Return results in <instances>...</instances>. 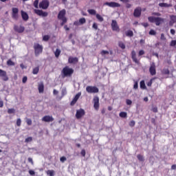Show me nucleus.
<instances>
[{
	"instance_id": "nucleus-52",
	"label": "nucleus",
	"mask_w": 176,
	"mask_h": 176,
	"mask_svg": "<svg viewBox=\"0 0 176 176\" xmlns=\"http://www.w3.org/2000/svg\"><path fill=\"white\" fill-rule=\"evenodd\" d=\"M163 73L165 74L166 75H167V74H170V71H168V69H164Z\"/></svg>"
},
{
	"instance_id": "nucleus-1",
	"label": "nucleus",
	"mask_w": 176,
	"mask_h": 176,
	"mask_svg": "<svg viewBox=\"0 0 176 176\" xmlns=\"http://www.w3.org/2000/svg\"><path fill=\"white\" fill-rule=\"evenodd\" d=\"M148 20L150 23H155L156 25H160L164 23V19L160 17L149 16Z\"/></svg>"
},
{
	"instance_id": "nucleus-30",
	"label": "nucleus",
	"mask_w": 176,
	"mask_h": 176,
	"mask_svg": "<svg viewBox=\"0 0 176 176\" xmlns=\"http://www.w3.org/2000/svg\"><path fill=\"white\" fill-rule=\"evenodd\" d=\"M145 87H146L145 81L144 80L140 81V88L141 89H145Z\"/></svg>"
},
{
	"instance_id": "nucleus-10",
	"label": "nucleus",
	"mask_w": 176,
	"mask_h": 176,
	"mask_svg": "<svg viewBox=\"0 0 176 176\" xmlns=\"http://www.w3.org/2000/svg\"><path fill=\"white\" fill-rule=\"evenodd\" d=\"M111 28L113 31H116V32H119V26L118 25V23L116 22V21H112Z\"/></svg>"
},
{
	"instance_id": "nucleus-42",
	"label": "nucleus",
	"mask_w": 176,
	"mask_h": 176,
	"mask_svg": "<svg viewBox=\"0 0 176 176\" xmlns=\"http://www.w3.org/2000/svg\"><path fill=\"white\" fill-rule=\"evenodd\" d=\"M28 80V78H27L26 76H23L22 78L23 83H27V80Z\"/></svg>"
},
{
	"instance_id": "nucleus-20",
	"label": "nucleus",
	"mask_w": 176,
	"mask_h": 176,
	"mask_svg": "<svg viewBox=\"0 0 176 176\" xmlns=\"http://www.w3.org/2000/svg\"><path fill=\"white\" fill-rule=\"evenodd\" d=\"M38 72H39V66H37L33 68L32 69L33 75H38Z\"/></svg>"
},
{
	"instance_id": "nucleus-48",
	"label": "nucleus",
	"mask_w": 176,
	"mask_h": 176,
	"mask_svg": "<svg viewBox=\"0 0 176 176\" xmlns=\"http://www.w3.org/2000/svg\"><path fill=\"white\" fill-rule=\"evenodd\" d=\"M151 111H153L154 112V113H157V107H153Z\"/></svg>"
},
{
	"instance_id": "nucleus-17",
	"label": "nucleus",
	"mask_w": 176,
	"mask_h": 176,
	"mask_svg": "<svg viewBox=\"0 0 176 176\" xmlns=\"http://www.w3.org/2000/svg\"><path fill=\"white\" fill-rule=\"evenodd\" d=\"M159 6H160L161 8H171V6H173V4H168L166 3H161L159 4Z\"/></svg>"
},
{
	"instance_id": "nucleus-55",
	"label": "nucleus",
	"mask_w": 176,
	"mask_h": 176,
	"mask_svg": "<svg viewBox=\"0 0 176 176\" xmlns=\"http://www.w3.org/2000/svg\"><path fill=\"white\" fill-rule=\"evenodd\" d=\"M29 174L30 175H35V171L32 170H29Z\"/></svg>"
},
{
	"instance_id": "nucleus-57",
	"label": "nucleus",
	"mask_w": 176,
	"mask_h": 176,
	"mask_svg": "<svg viewBox=\"0 0 176 176\" xmlns=\"http://www.w3.org/2000/svg\"><path fill=\"white\" fill-rule=\"evenodd\" d=\"M143 54H145V52H144V50H140L139 52V56H143Z\"/></svg>"
},
{
	"instance_id": "nucleus-7",
	"label": "nucleus",
	"mask_w": 176,
	"mask_h": 176,
	"mask_svg": "<svg viewBox=\"0 0 176 176\" xmlns=\"http://www.w3.org/2000/svg\"><path fill=\"white\" fill-rule=\"evenodd\" d=\"M86 112L83 109H80L76 111V119H80L82 116H85Z\"/></svg>"
},
{
	"instance_id": "nucleus-8",
	"label": "nucleus",
	"mask_w": 176,
	"mask_h": 176,
	"mask_svg": "<svg viewBox=\"0 0 176 176\" xmlns=\"http://www.w3.org/2000/svg\"><path fill=\"white\" fill-rule=\"evenodd\" d=\"M25 28H24V26H21V25H15L14 26V30L15 31V32H18V34H23V32L25 31Z\"/></svg>"
},
{
	"instance_id": "nucleus-45",
	"label": "nucleus",
	"mask_w": 176,
	"mask_h": 176,
	"mask_svg": "<svg viewBox=\"0 0 176 176\" xmlns=\"http://www.w3.org/2000/svg\"><path fill=\"white\" fill-rule=\"evenodd\" d=\"M60 161L62 162V163H64V162L67 161V157H65V156H63L60 158Z\"/></svg>"
},
{
	"instance_id": "nucleus-33",
	"label": "nucleus",
	"mask_w": 176,
	"mask_h": 176,
	"mask_svg": "<svg viewBox=\"0 0 176 176\" xmlns=\"http://www.w3.org/2000/svg\"><path fill=\"white\" fill-rule=\"evenodd\" d=\"M126 36H133V31H131V30H128V31L126 32Z\"/></svg>"
},
{
	"instance_id": "nucleus-44",
	"label": "nucleus",
	"mask_w": 176,
	"mask_h": 176,
	"mask_svg": "<svg viewBox=\"0 0 176 176\" xmlns=\"http://www.w3.org/2000/svg\"><path fill=\"white\" fill-rule=\"evenodd\" d=\"M126 105H131V104H133V102L130 99H126Z\"/></svg>"
},
{
	"instance_id": "nucleus-28",
	"label": "nucleus",
	"mask_w": 176,
	"mask_h": 176,
	"mask_svg": "<svg viewBox=\"0 0 176 176\" xmlns=\"http://www.w3.org/2000/svg\"><path fill=\"white\" fill-rule=\"evenodd\" d=\"M100 54L102 56H107V54H109V52H108L107 50H102V51H101Z\"/></svg>"
},
{
	"instance_id": "nucleus-19",
	"label": "nucleus",
	"mask_w": 176,
	"mask_h": 176,
	"mask_svg": "<svg viewBox=\"0 0 176 176\" xmlns=\"http://www.w3.org/2000/svg\"><path fill=\"white\" fill-rule=\"evenodd\" d=\"M34 13L38 14V16H45V12L41 10H34Z\"/></svg>"
},
{
	"instance_id": "nucleus-24",
	"label": "nucleus",
	"mask_w": 176,
	"mask_h": 176,
	"mask_svg": "<svg viewBox=\"0 0 176 176\" xmlns=\"http://www.w3.org/2000/svg\"><path fill=\"white\" fill-rule=\"evenodd\" d=\"M40 9H45V0H43L38 5Z\"/></svg>"
},
{
	"instance_id": "nucleus-46",
	"label": "nucleus",
	"mask_w": 176,
	"mask_h": 176,
	"mask_svg": "<svg viewBox=\"0 0 176 176\" xmlns=\"http://www.w3.org/2000/svg\"><path fill=\"white\" fill-rule=\"evenodd\" d=\"M88 12L89 13V14H96L95 10H88Z\"/></svg>"
},
{
	"instance_id": "nucleus-50",
	"label": "nucleus",
	"mask_w": 176,
	"mask_h": 176,
	"mask_svg": "<svg viewBox=\"0 0 176 176\" xmlns=\"http://www.w3.org/2000/svg\"><path fill=\"white\" fill-rule=\"evenodd\" d=\"M49 7V1H45V9H47V8Z\"/></svg>"
},
{
	"instance_id": "nucleus-11",
	"label": "nucleus",
	"mask_w": 176,
	"mask_h": 176,
	"mask_svg": "<svg viewBox=\"0 0 176 176\" xmlns=\"http://www.w3.org/2000/svg\"><path fill=\"white\" fill-rule=\"evenodd\" d=\"M81 94H81L80 92V93H78V94L75 96V97H74V98L72 100V101L71 102L70 104H71V105H75V104H76L78 100H79V97H80Z\"/></svg>"
},
{
	"instance_id": "nucleus-18",
	"label": "nucleus",
	"mask_w": 176,
	"mask_h": 176,
	"mask_svg": "<svg viewBox=\"0 0 176 176\" xmlns=\"http://www.w3.org/2000/svg\"><path fill=\"white\" fill-rule=\"evenodd\" d=\"M53 120H54V118H53V116H45V122H53Z\"/></svg>"
},
{
	"instance_id": "nucleus-54",
	"label": "nucleus",
	"mask_w": 176,
	"mask_h": 176,
	"mask_svg": "<svg viewBox=\"0 0 176 176\" xmlns=\"http://www.w3.org/2000/svg\"><path fill=\"white\" fill-rule=\"evenodd\" d=\"M87 90H94V93H98V89H87Z\"/></svg>"
},
{
	"instance_id": "nucleus-12",
	"label": "nucleus",
	"mask_w": 176,
	"mask_h": 176,
	"mask_svg": "<svg viewBox=\"0 0 176 176\" xmlns=\"http://www.w3.org/2000/svg\"><path fill=\"white\" fill-rule=\"evenodd\" d=\"M131 57H132V59L134 61V63H135V64H139L140 60H138V59H137L135 51H132Z\"/></svg>"
},
{
	"instance_id": "nucleus-56",
	"label": "nucleus",
	"mask_w": 176,
	"mask_h": 176,
	"mask_svg": "<svg viewBox=\"0 0 176 176\" xmlns=\"http://www.w3.org/2000/svg\"><path fill=\"white\" fill-rule=\"evenodd\" d=\"M93 28H94V30H97L98 28V26L97 25V23H94L93 24Z\"/></svg>"
},
{
	"instance_id": "nucleus-58",
	"label": "nucleus",
	"mask_w": 176,
	"mask_h": 176,
	"mask_svg": "<svg viewBox=\"0 0 176 176\" xmlns=\"http://www.w3.org/2000/svg\"><path fill=\"white\" fill-rule=\"evenodd\" d=\"M161 39L162 41H166V36H164V34H161Z\"/></svg>"
},
{
	"instance_id": "nucleus-36",
	"label": "nucleus",
	"mask_w": 176,
	"mask_h": 176,
	"mask_svg": "<svg viewBox=\"0 0 176 176\" xmlns=\"http://www.w3.org/2000/svg\"><path fill=\"white\" fill-rule=\"evenodd\" d=\"M61 93H62V96H61V97L60 98V100H61V98H63V97L64 96H65V94H67V89H62Z\"/></svg>"
},
{
	"instance_id": "nucleus-61",
	"label": "nucleus",
	"mask_w": 176,
	"mask_h": 176,
	"mask_svg": "<svg viewBox=\"0 0 176 176\" xmlns=\"http://www.w3.org/2000/svg\"><path fill=\"white\" fill-rule=\"evenodd\" d=\"M50 36L49 35L45 36V41H49Z\"/></svg>"
},
{
	"instance_id": "nucleus-26",
	"label": "nucleus",
	"mask_w": 176,
	"mask_h": 176,
	"mask_svg": "<svg viewBox=\"0 0 176 176\" xmlns=\"http://www.w3.org/2000/svg\"><path fill=\"white\" fill-rule=\"evenodd\" d=\"M47 175H50V176H54V170H47Z\"/></svg>"
},
{
	"instance_id": "nucleus-9",
	"label": "nucleus",
	"mask_w": 176,
	"mask_h": 176,
	"mask_svg": "<svg viewBox=\"0 0 176 176\" xmlns=\"http://www.w3.org/2000/svg\"><path fill=\"white\" fill-rule=\"evenodd\" d=\"M104 5H106L107 6H109V8H120V5L119 4V3L116 2H106L104 3Z\"/></svg>"
},
{
	"instance_id": "nucleus-62",
	"label": "nucleus",
	"mask_w": 176,
	"mask_h": 176,
	"mask_svg": "<svg viewBox=\"0 0 176 176\" xmlns=\"http://www.w3.org/2000/svg\"><path fill=\"white\" fill-rule=\"evenodd\" d=\"M170 34H172V35H174L175 34V30L174 29H171Z\"/></svg>"
},
{
	"instance_id": "nucleus-38",
	"label": "nucleus",
	"mask_w": 176,
	"mask_h": 176,
	"mask_svg": "<svg viewBox=\"0 0 176 176\" xmlns=\"http://www.w3.org/2000/svg\"><path fill=\"white\" fill-rule=\"evenodd\" d=\"M26 123H27L28 126H31V124H32V120L30 118H28L26 120Z\"/></svg>"
},
{
	"instance_id": "nucleus-4",
	"label": "nucleus",
	"mask_w": 176,
	"mask_h": 176,
	"mask_svg": "<svg viewBox=\"0 0 176 176\" xmlns=\"http://www.w3.org/2000/svg\"><path fill=\"white\" fill-rule=\"evenodd\" d=\"M58 18L59 19V20H62L63 21L61 23V25H64V24L67 23V18H65V10H62L61 11H60L58 15Z\"/></svg>"
},
{
	"instance_id": "nucleus-15",
	"label": "nucleus",
	"mask_w": 176,
	"mask_h": 176,
	"mask_svg": "<svg viewBox=\"0 0 176 176\" xmlns=\"http://www.w3.org/2000/svg\"><path fill=\"white\" fill-rule=\"evenodd\" d=\"M68 61L70 64H76L78 63V58L69 57Z\"/></svg>"
},
{
	"instance_id": "nucleus-60",
	"label": "nucleus",
	"mask_w": 176,
	"mask_h": 176,
	"mask_svg": "<svg viewBox=\"0 0 176 176\" xmlns=\"http://www.w3.org/2000/svg\"><path fill=\"white\" fill-rule=\"evenodd\" d=\"M133 88L138 89V82H135L134 83Z\"/></svg>"
},
{
	"instance_id": "nucleus-21",
	"label": "nucleus",
	"mask_w": 176,
	"mask_h": 176,
	"mask_svg": "<svg viewBox=\"0 0 176 176\" xmlns=\"http://www.w3.org/2000/svg\"><path fill=\"white\" fill-rule=\"evenodd\" d=\"M137 158H138V160L139 162H144V160H145L144 159V155H142L141 154H138V155H137Z\"/></svg>"
},
{
	"instance_id": "nucleus-32",
	"label": "nucleus",
	"mask_w": 176,
	"mask_h": 176,
	"mask_svg": "<svg viewBox=\"0 0 176 176\" xmlns=\"http://www.w3.org/2000/svg\"><path fill=\"white\" fill-rule=\"evenodd\" d=\"M170 17L173 23H176V15H171Z\"/></svg>"
},
{
	"instance_id": "nucleus-27",
	"label": "nucleus",
	"mask_w": 176,
	"mask_h": 176,
	"mask_svg": "<svg viewBox=\"0 0 176 176\" xmlns=\"http://www.w3.org/2000/svg\"><path fill=\"white\" fill-rule=\"evenodd\" d=\"M12 19H14V20H19V13L12 14Z\"/></svg>"
},
{
	"instance_id": "nucleus-64",
	"label": "nucleus",
	"mask_w": 176,
	"mask_h": 176,
	"mask_svg": "<svg viewBox=\"0 0 176 176\" xmlns=\"http://www.w3.org/2000/svg\"><path fill=\"white\" fill-rule=\"evenodd\" d=\"M20 67H21V68L22 69H24V68H25V66L24 64H23V63H21V64L20 65Z\"/></svg>"
},
{
	"instance_id": "nucleus-29",
	"label": "nucleus",
	"mask_w": 176,
	"mask_h": 176,
	"mask_svg": "<svg viewBox=\"0 0 176 176\" xmlns=\"http://www.w3.org/2000/svg\"><path fill=\"white\" fill-rule=\"evenodd\" d=\"M96 19H98L99 21H104V18H102V16L98 14H96Z\"/></svg>"
},
{
	"instance_id": "nucleus-25",
	"label": "nucleus",
	"mask_w": 176,
	"mask_h": 176,
	"mask_svg": "<svg viewBox=\"0 0 176 176\" xmlns=\"http://www.w3.org/2000/svg\"><path fill=\"white\" fill-rule=\"evenodd\" d=\"M33 5L36 9H38V5H39V0H35Z\"/></svg>"
},
{
	"instance_id": "nucleus-59",
	"label": "nucleus",
	"mask_w": 176,
	"mask_h": 176,
	"mask_svg": "<svg viewBox=\"0 0 176 176\" xmlns=\"http://www.w3.org/2000/svg\"><path fill=\"white\" fill-rule=\"evenodd\" d=\"M0 108H3V101L0 98Z\"/></svg>"
},
{
	"instance_id": "nucleus-22",
	"label": "nucleus",
	"mask_w": 176,
	"mask_h": 176,
	"mask_svg": "<svg viewBox=\"0 0 176 176\" xmlns=\"http://www.w3.org/2000/svg\"><path fill=\"white\" fill-rule=\"evenodd\" d=\"M120 118H127V113L124 111H122L119 114Z\"/></svg>"
},
{
	"instance_id": "nucleus-34",
	"label": "nucleus",
	"mask_w": 176,
	"mask_h": 176,
	"mask_svg": "<svg viewBox=\"0 0 176 176\" xmlns=\"http://www.w3.org/2000/svg\"><path fill=\"white\" fill-rule=\"evenodd\" d=\"M60 53H61V50L56 49V50L55 52V56L58 57V56H60Z\"/></svg>"
},
{
	"instance_id": "nucleus-2",
	"label": "nucleus",
	"mask_w": 176,
	"mask_h": 176,
	"mask_svg": "<svg viewBox=\"0 0 176 176\" xmlns=\"http://www.w3.org/2000/svg\"><path fill=\"white\" fill-rule=\"evenodd\" d=\"M74 74V69L69 68V67H65L62 70V76L65 78V76H71Z\"/></svg>"
},
{
	"instance_id": "nucleus-3",
	"label": "nucleus",
	"mask_w": 176,
	"mask_h": 176,
	"mask_svg": "<svg viewBox=\"0 0 176 176\" xmlns=\"http://www.w3.org/2000/svg\"><path fill=\"white\" fill-rule=\"evenodd\" d=\"M34 49L36 57H38V56L43 51V47H42V45H41L39 43H36L34 44Z\"/></svg>"
},
{
	"instance_id": "nucleus-49",
	"label": "nucleus",
	"mask_w": 176,
	"mask_h": 176,
	"mask_svg": "<svg viewBox=\"0 0 176 176\" xmlns=\"http://www.w3.org/2000/svg\"><path fill=\"white\" fill-rule=\"evenodd\" d=\"M150 35H156V32L153 30H150L149 32Z\"/></svg>"
},
{
	"instance_id": "nucleus-37",
	"label": "nucleus",
	"mask_w": 176,
	"mask_h": 176,
	"mask_svg": "<svg viewBox=\"0 0 176 176\" xmlns=\"http://www.w3.org/2000/svg\"><path fill=\"white\" fill-rule=\"evenodd\" d=\"M17 13H19V8H12V14H17Z\"/></svg>"
},
{
	"instance_id": "nucleus-13",
	"label": "nucleus",
	"mask_w": 176,
	"mask_h": 176,
	"mask_svg": "<svg viewBox=\"0 0 176 176\" xmlns=\"http://www.w3.org/2000/svg\"><path fill=\"white\" fill-rule=\"evenodd\" d=\"M150 73L151 75H155L156 74V67L155 66V63H153L150 67Z\"/></svg>"
},
{
	"instance_id": "nucleus-51",
	"label": "nucleus",
	"mask_w": 176,
	"mask_h": 176,
	"mask_svg": "<svg viewBox=\"0 0 176 176\" xmlns=\"http://www.w3.org/2000/svg\"><path fill=\"white\" fill-rule=\"evenodd\" d=\"M80 153H81L82 156H83V157H85V156H86V151H85V149H82Z\"/></svg>"
},
{
	"instance_id": "nucleus-14",
	"label": "nucleus",
	"mask_w": 176,
	"mask_h": 176,
	"mask_svg": "<svg viewBox=\"0 0 176 176\" xmlns=\"http://www.w3.org/2000/svg\"><path fill=\"white\" fill-rule=\"evenodd\" d=\"M21 17L23 19V20H24V21H28V19L30 18L28 16V14H27V12H24V11H21Z\"/></svg>"
},
{
	"instance_id": "nucleus-35",
	"label": "nucleus",
	"mask_w": 176,
	"mask_h": 176,
	"mask_svg": "<svg viewBox=\"0 0 176 176\" xmlns=\"http://www.w3.org/2000/svg\"><path fill=\"white\" fill-rule=\"evenodd\" d=\"M16 126H17L18 127H20V126H21V119L18 118V119L16 120Z\"/></svg>"
},
{
	"instance_id": "nucleus-23",
	"label": "nucleus",
	"mask_w": 176,
	"mask_h": 176,
	"mask_svg": "<svg viewBox=\"0 0 176 176\" xmlns=\"http://www.w3.org/2000/svg\"><path fill=\"white\" fill-rule=\"evenodd\" d=\"M7 65H8V67L13 66V65H14V62H13V61L12 60V59H9V60L7 61Z\"/></svg>"
},
{
	"instance_id": "nucleus-39",
	"label": "nucleus",
	"mask_w": 176,
	"mask_h": 176,
	"mask_svg": "<svg viewBox=\"0 0 176 176\" xmlns=\"http://www.w3.org/2000/svg\"><path fill=\"white\" fill-rule=\"evenodd\" d=\"M80 24H85L86 23V19L85 18H81L79 19Z\"/></svg>"
},
{
	"instance_id": "nucleus-53",
	"label": "nucleus",
	"mask_w": 176,
	"mask_h": 176,
	"mask_svg": "<svg viewBox=\"0 0 176 176\" xmlns=\"http://www.w3.org/2000/svg\"><path fill=\"white\" fill-rule=\"evenodd\" d=\"M176 45V41L173 40L170 42V46H175Z\"/></svg>"
},
{
	"instance_id": "nucleus-40",
	"label": "nucleus",
	"mask_w": 176,
	"mask_h": 176,
	"mask_svg": "<svg viewBox=\"0 0 176 176\" xmlns=\"http://www.w3.org/2000/svg\"><path fill=\"white\" fill-rule=\"evenodd\" d=\"M129 126H130V127H134V126H135V121L131 120V121L129 122Z\"/></svg>"
},
{
	"instance_id": "nucleus-6",
	"label": "nucleus",
	"mask_w": 176,
	"mask_h": 176,
	"mask_svg": "<svg viewBox=\"0 0 176 176\" xmlns=\"http://www.w3.org/2000/svg\"><path fill=\"white\" fill-rule=\"evenodd\" d=\"M0 78H2L4 82H7V80H9V77H8V74L6 73V71H4L1 69H0Z\"/></svg>"
},
{
	"instance_id": "nucleus-16",
	"label": "nucleus",
	"mask_w": 176,
	"mask_h": 176,
	"mask_svg": "<svg viewBox=\"0 0 176 176\" xmlns=\"http://www.w3.org/2000/svg\"><path fill=\"white\" fill-rule=\"evenodd\" d=\"M135 17H140L141 16V8H136L134 11Z\"/></svg>"
},
{
	"instance_id": "nucleus-31",
	"label": "nucleus",
	"mask_w": 176,
	"mask_h": 176,
	"mask_svg": "<svg viewBox=\"0 0 176 176\" xmlns=\"http://www.w3.org/2000/svg\"><path fill=\"white\" fill-rule=\"evenodd\" d=\"M16 112V110L14 109H8V113L10 115L12 113H14Z\"/></svg>"
},
{
	"instance_id": "nucleus-47",
	"label": "nucleus",
	"mask_w": 176,
	"mask_h": 176,
	"mask_svg": "<svg viewBox=\"0 0 176 176\" xmlns=\"http://www.w3.org/2000/svg\"><path fill=\"white\" fill-rule=\"evenodd\" d=\"M28 161L29 163L32 164V166H34V160H32V158L31 157L28 158Z\"/></svg>"
},
{
	"instance_id": "nucleus-63",
	"label": "nucleus",
	"mask_w": 176,
	"mask_h": 176,
	"mask_svg": "<svg viewBox=\"0 0 176 176\" xmlns=\"http://www.w3.org/2000/svg\"><path fill=\"white\" fill-rule=\"evenodd\" d=\"M171 170H176V165L175 164L172 165Z\"/></svg>"
},
{
	"instance_id": "nucleus-43",
	"label": "nucleus",
	"mask_w": 176,
	"mask_h": 176,
	"mask_svg": "<svg viewBox=\"0 0 176 176\" xmlns=\"http://www.w3.org/2000/svg\"><path fill=\"white\" fill-rule=\"evenodd\" d=\"M119 46L121 47V49H126V46L124 45V44L122 42L119 43Z\"/></svg>"
},
{
	"instance_id": "nucleus-41",
	"label": "nucleus",
	"mask_w": 176,
	"mask_h": 176,
	"mask_svg": "<svg viewBox=\"0 0 176 176\" xmlns=\"http://www.w3.org/2000/svg\"><path fill=\"white\" fill-rule=\"evenodd\" d=\"M32 137H28L25 140V142H32Z\"/></svg>"
},
{
	"instance_id": "nucleus-5",
	"label": "nucleus",
	"mask_w": 176,
	"mask_h": 176,
	"mask_svg": "<svg viewBox=\"0 0 176 176\" xmlns=\"http://www.w3.org/2000/svg\"><path fill=\"white\" fill-rule=\"evenodd\" d=\"M93 102L94 109L98 111V109H100V98H98V96H95L93 99Z\"/></svg>"
}]
</instances>
